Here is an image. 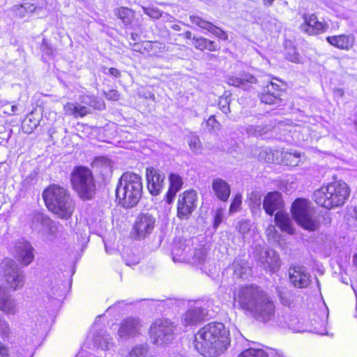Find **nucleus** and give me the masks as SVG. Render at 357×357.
<instances>
[{
    "label": "nucleus",
    "instance_id": "obj_12",
    "mask_svg": "<svg viewBox=\"0 0 357 357\" xmlns=\"http://www.w3.org/2000/svg\"><path fill=\"white\" fill-rule=\"evenodd\" d=\"M88 339L92 341L95 348L104 351L109 350L114 344L111 336L101 326L98 325L96 322L92 326Z\"/></svg>",
    "mask_w": 357,
    "mask_h": 357
},
{
    "label": "nucleus",
    "instance_id": "obj_51",
    "mask_svg": "<svg viewBox=\"0 0 357 357\" xmlns=\"http://www.w3.org/2000/svg\"><path fill=\"white\" fill-rule=\"evenodd\" d=\"M210 32L221 40H226L228 38L227 33L215 25L213 26Z\"/></svg>",
    "mask_w": 357,
    "mask_h": 357
},
{
    "label": "nucleus",
    "instance_id": "obj_18",
    "mask_svg": "<svg viewBox=\"0 0 357 357\" xmlns=\"http://www.w3.org/2000/svg\"><path fill=\"white\" fill-rule=\"evenodd\" d=\"M275 125V120L260 115L257 118L255 124L248 126L245 130L249 136L257 137L271 131Z\"/></svg>",
    "mask_w": 357,
    "mask_h": 357
},
{
    "label": "nucleus",
    "instance_id": "obj_23",
    "mask_svg": "<svg viewBox=\"0 0 357 357\" xmlns=\"http://www.w3.org/2000/svg\"><path fill=\"white\" fill-rule=\"evenodd\" d=\"M45 293L49 299L60 300L65 292L63 281L56 278L46 280L43 285Z\"/></svg>",
    "mask_w": 357,
    "mask_h": 357
},
{
    "label": "nucleus",
    "instance_id": "obj_14",
    "mask_svg": "<svg viewBox=\"0 0 357 357\" xmlns=\"http://www.w3.org/2000/svg\"><path fill=\"white\" fill-rule=\"evenodd\" d=\"M290 283L296 288H307L311 283V275L305 266L292 265L289 268Z\"/></svg>",
    "mask_w": 357,
    "mask_h": 357
},
{
    "label": "nucleus",
    "instance_id": "obj_31",
    "mask_svg": "<svg viewBox=\"0 0 357 357\" xmlns=\"http://www.w3.org/2000/svg\"><path fill=\"white\" fill-rule=\"evenodd\" d=\"M169 187L165 196V199L167 204H171L173 202L176 193L182 188L183 179L180 175L172 173L169 176Z\"/></svg>",
    "mask_w": 357,
    "mask_h": 357
},
{
    "label": "nucleus",
    "instance_id": "obj_7",
    "mask_svg": "<svg viewBox=\"0 0 357 357\" xmlns=\"http://www.w3.org/2000/svg\"><path fill=\"white\" fill-rule=\"evenodd\" d=\"M70 181L73 188L81 199H92L96 192V182L89 168L83 166L75 167L71 173Z\"/></svg>",
    "mask_w": 357,
    "mask_h": 357
},
{
    "label": "nucleus",
    "instance_id": "obj_53",
    "mask_svg": "<svg viewBox=\"0 0 357 357\" xmlns=\"http://www.w3.org/2000/svg\"><path fill=\"white\" fill-rule=\"evenodd\" d=\"M105 97L109 100L116 101L119 99L120 94L116 89H110L105 93Z\"/></svg>",
    "mask_w": 357,
    "mask_h": 357
},
{
    "label": "nucleus",
    "instance_id": "obj_43",
    "mask_svg": "<svg viewBox=\"0 0 357 357\" xmlns=\"http://www.w3.org/2000/svg\"><path fill=\"white\" fill-rule=\"evenodd\" d=\"M190 150L196 155L199 154L202 151V144L199 136L196 135H190L187 139Z\"/></svg>",
    "mask_w": 357,
    "mask_h": 357
},
{
    "label": "nucleus",
    "instance_id": "obj_64",
    "mask_svg": "<svg viewBox=\"0 0 357 357\" xmlns=\"http://www.w3.org/2000/svg\"><path fill=\"white\" fill-rule=\"evenodd\" d=\"M131 38L134 40V41H136L137 40H139V36L138 33H131Z\"/></svg>",
    "mask_w": 357,
    "mask_h": 357
},
{
    "label": "nucleus",
    "instance_id": "obj_13",
    "mask_svg": "<svg viewBox=\"0 0 357 357\" xmlns=\"http://www.w3.org/2000/svg\"><path fill=\"white\" fill-rule=\"evenodd\" d=\"M88 339L92 341L95 348L104 351L109 350L114 344L111 336L101 326L98 325L96 322L92 326Z\"/></svg>",
    "mask_w": 357,
    "mask_h": 357
},
{
    "label": "nucleus",
    "instance_id": "obj_1",
    "mask_svg": "<svg viewBox=\"0 0 357 357\" xmlns=\"http://www.w3.org/2000/svg\"><path fill=\"white\" fill-rule=\"evenodd\" d=\"M234 306L248 312L256 320L268 323L276 317V305L273 298L261 287L242 285L234 292Z\"/></svg>",
    "mask_w": 357,
    "mask_h": 357
},
{
    "label": "nucleus",
    "instance_id": "obj_33",
    "mask_svg": "<svg viewBox=\"0 0 357 357\" xmlns=\"http://www.w3.org/2000/svg\"><path fill=\"white\" fill-rule=\"evenodd\" d=\"M257 79L249 73L241 75L240 77L231 76L228 77L227 83L231 86H237L244 90H248L252 84H256Z\"/></svg>",
    "mask_w": 357,
    "mask_h": 357
},
{
    "label": "nucleus",
    "instance_id": "obj_25",
    "mask_svg": "<svg viewBox=\"0 0 357 357\" xmlns=\"http://www.w3.org/2000/svg\"><path fill=\"white\" fill-rule=\"evenodd\" d=\"M282 206V195L277 191L268 192L263 201V208L268 215H273Z\"/></svg>",
    "mask_w": 357,
    "mask_h": 357
},
{
    "label": "nucleus",
    "instance_id": "obj_59",
    "mask_svg": "<svg viewBox=\"0 0 357 357\" xmlns=\"http://www.w3.org/2000/svg\"><path fill=\"white\" fill-rule=\"evenodd\" d=\"M105 74H109L114 77H119L121 75L120 71L116 68H110L108 69V73L104 72Z\"/></svg>",
    "mask_w": 357,
    "mask_h": 357
},
{
    "label": "nucleus",
    "instance_id": "obj_27",
    "mask_svg": "<svg viewBox=\"0 0 357 357\" xmlns=\"http://www.w3.org/2000/svg\"><path fill=\"white\" fill-rule=\"evenodd\" d=\"M33 246L29 242L20 243L16 245V254L18 260L24 266L29 265L34 259Z\"/></svg>",
    "mask_w": 357,
    "mask_h": 357
},
{
    "label": "nucleus",
    "instance_id": "obj_63",
    "mask_svg": "<svg viewBox=\"0 0 357 357\" xmlns=\"http://www.w3.org/2000/svg\"><path fill=\"white\" fill-rule=\"evenodd\" d=\"M275 0H263V3L266 7H270L273 5Z\"/></svg>",
    "mask_w": 357,
    "mask_h": 357
},
{
    "label": "nucleus",
    "instance_id": "obj_6",
    "mask_svg": "<svg viewBox=\"0 0 357 357\" xmlns=\"http://www.w3.org/2000/svg\"><path fill=\"white\" fill-rule=\"evenodd\" d=\"M291 213L294 220L303 229L309 231L319 229V218L309 200L304 198L295 199L291 206Z\"/></svg>",
    "mask_w": 357,
    "mask_h": 357
},
{
    "label": "nucleus",
    "instance_id": "obj_41",
    "mask_svg": "<svg viewBox=\"0 0 357 357\" xmlns=\"http://www.w3.org/2000/svg\"><path fill=\"white\" fill-rule=\"evenodd\" d=\"M13 10L15 16L23 18L26 16L27 13L34 12L36 6L33 3H26L14 6Z\"/></svg>",
    "mask_w": 357,
    "mask_h": 357
},
{
    "label": "nucleus",
    "instance_id": "obj_8",
    "mask_svg": "<svg viewBox=\"0 0 357 357\" xmlns=\"http://www.w3.org/2000/svg\"><path fill=\"white\" fill-rule=\"evenodd\" d=\"M174 330L171 321L158 319L150 327V336L154 344L161 345L172 340Z\"/></svg>",
    "mask_w": 357,
    "mask_h": 357
},
{
    "label": "nucleus",
    "instance_id": "obj_42",
    "mask_svg": "<svg viewBox=\"0 0 357 357\" xmlns=\"http://www.w3.org/2000/svg\"><path fill=\"white\" fill-rule=\"evenodd\" d=\"M39 125V121L36 119L33 114H30L23 121L22 128L25 133H31Z\"/></svg>",
    "mask_w": 357,
    "mask_h": 357
},
{
    "label": "nucleus",
    "instance_id": "obj_17",
    "mask_svg": "<svg viewBox=\"0 0 357 357\" xmlns=\"http://www.w3.org/2000/svg\"><path fill=\"white\" fill-rule=\"evenodd\" d=\"M155 222L156 219L153 215L148 213L139 214L134 225L137 238H144L152 233L155 227Z\"/></svg>",
    "mask_w": 357,
    "mask_h": 357
},
{
    "label": "nucleus",
    "instance_id": "obj_21",
    "mask_svg": "<svg viewBox=\"0 0 357 357\" xmlns=\"http://www.w3.org/2000/svg\"><path fill=\"white\" fill-rule=\"evenodd\" d=\"M258 261L266 271L275 273L280 267V259L277 252L273 249L261 250Z\"/></svg>",
    "mask_w": 357,
    "mask_h": 357
},
{
    "label": "nucleus",
    "instance_id": "obj_50",
    "mask_svg": "<svg viewBox=\"0 0 357 357\" xmlns=\"http://www.w3.org/2000/svg\"><path fill=\"white\" fill-rule=\"evenodd\" d=\"M224 212L222 208H218L214 215L213 229H216L223 220Z\"/></svg>",
    "mask_w": 357,
    "mask_h": 357
},
{
    "label": "nucleus",
    "instance_id": "obj_19",
    "mask_svg": "<svg viewBox=\"0 0 357 357\" xmlns=\"http://www.w3.org/2000/svg\"><path fill=\"white\" fill-rule=\"evenodd\" d=\"M147 188L153 196L158 195L164 188L165 176L153 167L146 169Z\"/></svg>",
    "mask_w": 357,
    "mask_h": 357
},
{
    "label": "nucleus",
    "instance_id": "obj_58",
    "mask_svg": "<svg viewBox=\"0 0 357 357\" xmlns=\"http://www.w3.org/2000/svg\"><path fill=\"white\" fill-rule=\"evenodd\" d=\"M86 112H87V108L86 107L81 106V105H77L75 117H77L78 116H83L86 115Z\"/></svg>",
    "mask_w": 357,
    "mask_h": 357
},
{
    "label": "nucleus",
    "instance_id": "obj_26",
    "mask_svg": "<svg viewBox=\"0 0 357 357\" xmlns=\"http://www.w3.org/2000/svg\"><path fill=\"white\" fill-rule=\"evenodd\" d=\"M229 269L233 271L234 276L236 278L247 280L252 275V269L248 262L241 259L236 258Z\"/></svg>",
    "mask_w": 357,
    "mask_h": 357
},
{
    "label": "nucleus",
    "instance_id": "obj_52",
    "mask_svg": "<svg viewBox=\"0 0 357 357\" xmlns=\"http://www.w3.org/2000/svg\"><path fill=\"white\" fill-rule=\"evenodd\" d=\"M206 126L209 130H216L220 128V123L215 119V116H211L206 121Z\"/></svg>",
    "mask_w": 357,
    "mask_h": 357
},
{
    "label": "nucleus",
    "instance_id": "obj_10",
    "mask_svg": "<svg viewBox=\"0 0 357 357\" xmlns=\"http://www.w3.org/2000/svg\"><path fill=\"white\" fill-rule=\"evenodd\" d=\"M31 227L40 233L47 241H52L57 231V222L40 212L33 213Z\"/></svg>",
    "mask_w": 357,
    "mask_h": 357
},
{
    "label": "nucleus",
    "instance_id": "obj_34",
    "mask_svg": "<svg viewBox=\"0 0 357 357\" xmlns=\"http://www.w3.org/2000/svg\"><path fill=\"white\" fill-rule=\"evenodd\" d=\"M212 188L216 197L222 202L227 201L231 193L229 185L222 178H214L212 181Z\"/></svg>",
    "mask_w": 357,
    "mask_h": 357
},
{
    "label": "nucleus",
    "instance_id": "obj_60",
    "mask_svg": "<svg viewBox=\"0 0 357 357\" xmlns=\"http://www.w3.org/2000/svg\"><path fill=\"white\" fill-rule=\"evenodd\" d=\"M289 158H295V161L293 162V164H291L292 165H297L298 161H299V158L301 157V153H298V152H295L294 153H289Z\"/></svg>",
    "mask_w": 357,
    "mask_h": 357
},
{
    "label": "nucleus",
    "instance_id": "obj_55",
    "mask_svg": "<svg viewBox=\"0 0 357 357\" xmlns=\"http://www.w3.org/2000/svg\"><path fill=\"white\" fill-rule=\"evenodd\" d=\"M237 230L241 234H245L250 230V224L248 221L243 220L238 222Z\"/></svg>",
    "mask_w": 357,
    "mask_h": 357
},
{
    "label": "nucleus",
    "instance_id": "obj_38",
    "mask_svg": "<svg viewBox=\"0 0 357 357\" xmlns=\"http://www.w3.org/2000/svg\"><path fill=\"white\" fill-rule=\"evenodd\" d=\"M192 45L197 50L209 51H215L217 44L214 41L209 40L203 37L193 36Z\"/></svg>",
    "mask_w": 357,
    "mask_h": 357
},
{
    "label": "nucleus",
    "instance_id": "obj_39",
    "mask_svg": "<svg viewBox=\"0 0 357 357\" xmlns=\"http://www.w3.org/2000/svg\"><path fill=\"white\" fill-rule=\"evenodd\" d=\"M285 58L287 60L295 63H301V58L299 54L297 52L296 48L294 46L291 42H287L285 43Z\"/></svg>",
    "mask_w": 357,
    "mask_h": 357
},
{
    "label": "nucleus",
    "instance_id": "obj_49",
    "mask_svg": "<svg viewBox=\"0 0 357 357\" xmlns=\"http://www.w3.org/2000/svg\"><path fill=\"white\" fill-rule=\"evenodd\" d=\"M241 205V195L236 194L230 205L229 211L234 213L237 211Z\"/></svg>",
    "mask_w": 357,
    "mask_h": 357
},
{
    "label": "nucleus",
    "instance_id": "obj_36",
    "mask_svg": "<svg viewBox=\"0 0 357 357\" xmlns=\"http://www.w3.org/2000/svg\"><path fill=\"white\" fill-rule=\"evenodd\" d=\"M187 262L204 265L207 259V253L204 247L192 248L191 252L185 257Z\"/></svg>",
    "mask_w": 357,
    "mask_h": 357
},
{
    "label": "nucleus",
    "instance_id": "obj_47",
    "mask_svg": "<svg viewBox=\"0 0 357 357\" xmlns=\"http://www.w3.org/2000/svg\"><path fill=\"white\" fill-rule=\"evenodd\" d=\"M144 13L153 19H159L162 14L159 9L153 7H142Z\"/></svg>",
    "mask_w": 357,
    "mask_h": 357
},
{
    "label": "nucleus",
    "instance_id": "obj_3",
    "mask_svg": "<svg viewBox=\"0 0 357 357\" xmlns=\"http://www.w3.org/2000/svg\"><path fill=\"white\" fill-rule=\"evenodd\" d=\"M143 184L142 177L134 172H124L116 188V199L126 208L135 206L142 198Z\"/></svg>",
    "mask_w": 357,
    "mask_h": 357
},
{
    "label": "nucleus",
    "instance_id": "obj_35",
    "mask_svg": "<svg viewBox=\"0 0 357 357\" xmlns=\"http://www.w3.org/2000/svg\"><path fill=\"white\" fill-rule=\"evenodd\" d=\"M192 248L190 241L189 240H180L178 243H174L172 249L174 260H175L176 257H178V260L187 261L185 257L189 255Z\"/></svg>",
    "mask_w": 357,
    "mask_h": 357
},
{
    "label": "nucleus",
    "instance_id": "obj_11",
    "mask_svg": "<svg viewBox=\"0 0 357 357\" xmlns=\"http://www.w3.org/2000/svg\"><path fill=\"white\" fill-rule=\"evenodd\" d=\"M197 195L193 190L181 194L177 202V216L181 220H188L197 207Z\"/></svg>",
    "mask_w": 357,
    "mask_h": 357
},
{
    "label": "nucleus",
    "instance_id": "obj_16",
    "mask_svg": "<svg viewBox=\"0 0 357 357\" xmlns=\"http://www.w3.org/2000/svg\"><path fill=\"white\" fill-rule=\"evenodd\" d=\"M303 23L301 24L300 29L308 35H317L325 32L328 25L318 20L315 14L304 13L303 15Z\"/></svg>",
    "mask_w": 357,
    "mask_h": 357
},
{
    "label": "nucleus",
    "instance_id": "obj_2",
    "mask_svg": "<svg viewBox=\"0 0 357 357\" xmlns=\"http://www.w3.org/2000/svg\"><path fill=\"white\" fill-rule=\"evenodd\" d=\"M229 332L220 322L205 325L195 335L196 350L206 357H217L222 354L229 344Z\"/></svg>",
    "mask_w": 357,
    "mask_h": 357
},
{
    "label": "nucleus",
    "instance_id": "obj_32",
    "mask_svg": "<svg viewBox=\"0 0 357 357\" xmlns=\"http://www.w3.org/2000/svg\"><path fill=\"white\" fill-rule=\"evenodd\" d=\"M275 225L282 231L289 234H294L295 229L289 215L282 211H278L275 215Z\"/></svg>",
    "mask_w": 357,
    "mask_h": 357
},
{
    "label": "nucleus",
    "instance_id": "obj_57",
    "mask_svg": "<svg viewBox=\"0 0 357 357\" xmlns=\"http://www.w3.org/2000/svg\"><path fill=\"white\" fill-rule=\"evenodd\" d=\"M297 321V318L294 316H291L290 319L285 322L284 326H287L291 330H296V322Z\"/></svg>",
    "mask_w": 357,
    "mask_h": 357
},
{
    "label": "nucleus",
    "instance_id": "obj_56",
    "mask_svg": "<svg viewBox=\"0 0 357 357\" xmlns=\"http://www.w3.org/2000/svg\"><path fill=\"white\" fill-rule=\"evenodd\" d=\"M77 105L73 103L68 102L64 105V110L68 115H73L75 116Z\"/></svg>",
    "mask_w": 357,
    "mask_h": 357
},
{
    "label": "nucleus",
    "instance_id": "obj_45",
    "mask_svg": "<svg viewBox=\"0 0 357 357\" xmlns=\"http://www.w3.org/2000/svg\"><path fill=\"white\" fill-rule=\"evenodd\" d=\"M249 206L252 211L260 209L261 204V195L257 192H252L249 195Z\"/></svg>",
    "mask_w": 357,
    "mask_h": 357
},
{
    "label": "nucleus",
    "instance_id": "obj_24",
    "mask_svg": "<svg viewBox=\"0 0 357 357\" xmlns=\"http://www.w3.org/2000/svg\"><path fill=\"white\" fill-rule=\"evenodd\" d=\"M16 300L3 287H0V310L8 314H15L18 311Z\"/></svg>",
    "mask_w": 357,
    "mask_h": 357
},
{
    "label": "nucleus",
    "instance_id": "obj_29",
    "mask_svg": "<svg viewBox=\"0 0 357 357\" xmlns=\"http://www.w3.org/2000/svg\"><path fill=\"white\" fill-rule=\"evenodd\" d=\"M206 309L195 307L188 310L183 316L182 322L185 326L195 325L202 321L206 316Z\"/></svg>",
    "mask_w": 357,
    "mask_h": 357
},
{
    "label": "nucleus",
    "instance_id": "obj_61",
    "mask_svg": "<svg viewBox=\"0 0 357 357\" xmlns=\"http://www.w3.org/2000/svg\"><path fill=\"white\" fill-rule=\"evenodd\" d=\"M0 355L1 356V357L8 356L7 348L5 347L4 346H3L1 342H0Z\"/></svg>",
    "mask_w": 357,
    "mask_h": 357
},
{
    "label": "nucleus",
    "instance_id": "obj_5",
    "mask_svg": "<svg viewBox=\"0 0 357 357\" xmlns=\"http://www.w3.org/2000/svg\"><path fill=\"white\" fill-rule=\"evenodd\" d=\"M350 195V190L344 182L335 181L323 185L314 191V202L327 209L342 206Z\"/></svg>",
    "mask_w": 357,
    "mask_h": 357
},
{
    "label": "nucleus",
    "instance_id": "obj_54",
    "mask_svg": "<svg viewBox=\"0 0 357 357\" xmlns=\"http://www.w3.org/2000/svg\"><path fill=\"white\" fill-rule=\"evenodd\" d=\"M40 50L44 54L47 55H52L54 53V49L45 39L43 40Z\"/></svg>",
    "mask_w": 357,
    "mask_h": 357
},
{
    "label": "nucleus",
    "instance_id": "obj_22",
    "mask_svg": "<svg viewBox=\"0 0 357 357\" xmlns=\"http://www.w3.org/2000/svg\"><path fill=\"white\" fill-rule=\"evenodd\" d=\"M276 294L280 303L289 308L296 307L303 301V296L297 291L277 288Z\"/></svg>",
    "mask_w": 357,
    "mask_h": 357
},
{
    "label": "nucleus",
    "instance_id": "obj_48",
    "mask_svg": "<svg viewBox=\"0 0 357 357\" xmlns=\"http://www.w3.org/2000/svg\"><path fill=\"white\" fill-rule=\"evenodd\" d=\"M10 333V326L8 321L0 315V334L2 337L8 336Z\"/></svg>",
    "mask_w": 357,
    "mask_h": 357
},
{
    "label": "nucleus",
    "instance_id": "obj_30",
    "mask_svg": "<svg viewBox=\"0 0 357 357\" xmlns=\"http://www.w3.org/2000/svg\"><path fill=\"white\" fill-rule=\"evenodd\" d=\"M238 357H284L280 351L267 348L264 351L261 348H249L242 351Z\"/></svg>",
    "mask_w": 357,
    "mask_h": 357
},
{
    "label": "nucleus",
    "instance_id": "obj_37",
    "mask_svg": "<svg viewBox=\"0 0 357 357\" xmlns=\"http://www.w3.org/2000/svg\"><path fill=\"white\" fill-rule=\"evenodd\" d=\"M152 353L147 343L137 344L128 351L126 357H151Z\"/></svg>",
    "mask_w": 357,
    "mask_h": 357
},
{
    "label": "nucleus",
    "instance_id": "obj_28",
    "mask_svg": "<svg viewBox=\"0 0 357 357\" xmlns=\"http://www.w3.org/2000/svg\"><path fill=\"white\" fill-rule=\"evenodd\" d=\"M326 40L329 44L337 48L348 50L354 46L355 38L352 34H342L328 36Z\"/></svg>",
    "mask_w": 357,
    "mask_h": 357
},
{
    "label": "nucleus",
    "instance_id": "obj_15",
    "mask_svg": "<svg viewBox=\"0 0 357 357\" xmlns=\"http://www.w3.org/2000/svg\"><path fill=\"white\" fill-rule=\"evenodd\" d=\"M283 93L284 90L280 85L273 81H268V84L263 87L260 100L265 104L279 106L282 102L281 96Z\"/></svg>",
    "mask_w": 357,
    "mask_h": 357
},
{
    "label": "nucleus",
    "instance_id": "obj_40",
    "mask_svg": "<svg viewBox=\"0 0 357 357\" xmlns=\"http://www.w3.org/2000/svg\"><path fill=\"white\" fill-rule=\"evenodd\" d=\"M115 15L122 21L126 26L130 24L134 17L133 12L126 7H121L116 9L115 10Z\"/></svg>",
    "mask_w": 357,
    "mask_h": 357
},
{
    "label": "nucleus",
    "instance_id": "obj_20",
    "mask_svg": "<svg viewBox=\"0 0 357 357\" xmlns=\"http://www.w3.org/2000/svg\"><path fill=\"white\" fill-rule=\"evenodd\" d=\"M142 325L139 319L128 317L123 319L118 331L119 338L123 340L134 337L139 334Z\"/></svg>",
    "mask_w": 357,
    "mask_h": 357
},
{
    "label": "nucleus",
    "instance_id": "obj_9",
    "mask_svg": "<svg viewBox=\"0 0 357 357\" xmlns=\"http://www.w3.org/2000/svg\"><path fill=\"white\" fill-rule=\"evenodd\" d=\"M3 269L5 281L10 288L16 291L24 286V273L15 261L9 259L4 260Z\"/></svg>",
    "mask_w": 357,
    "mask_h": 357
},
{
    "label": "nucleus",
    "instance_id": "obj_44",
    "mask_svg": "<svg viewBox=\"0 0 357 357\" xmlns=\"http://www.w3.org/2000/svg\"><path fill=\"white\" fill-rule=\"evenodd\" d=\"M190 20L192 24H196L198 26H199L200 28L206 29L209 32L211 31L213 26H214L210 22H208L197 15H190Z\"/></svg>",
    "mask_w": 357,
    "mask_h": 357
},
{
    "label": "nucleus",
    "instance_id": "obj_46",
    "mask_svg": "<svg viewBox=\"0 0 357 357\" xmlns=\"http://www.w3.org/2000/svg\"><path fill=\"white\" fill-rule=\"evenodd\" d=\"M230 101L231 98L229 96H221L219 99V108L225 114L230 112Z\"/></svg>",
    "mask_w": 357,
    "mask_h": 357
},
{
    "label": "nucleus",
    "instance_id": "obj_62",
    "mask_svg": "<svg viewBox=\"0 0 357 357\" xmlns=\"http://www.w3.org/2000/svg\"><path fill=\"white\" fill-rule=\"evenodd\" d=\"M183 36L187 38V39H189V40H191V42H192V38H193V36H192V33L188 31H185L184 33H183ZM192 43H191L192 44Z\"/></svg>",
    "mask_w": 357,
    "mask_h": 357
},
{
    "label": "nucleus",
    "instance_id": "obj_4",
    "mask_svg": "<svg viewBox=\"0 0 357 357\" xmlns=\"http://www.w3.org/2000/svg\"><path fill=\"white\" fill-rule=\"evenodd\" d=\"M43 197L47 208L61 218L71 216L75 203L69 191L61 186L50 185L43 192Z\"/></svg>",
    "mask_w": 357,
    "mask_h": 357
}]
</instances>
